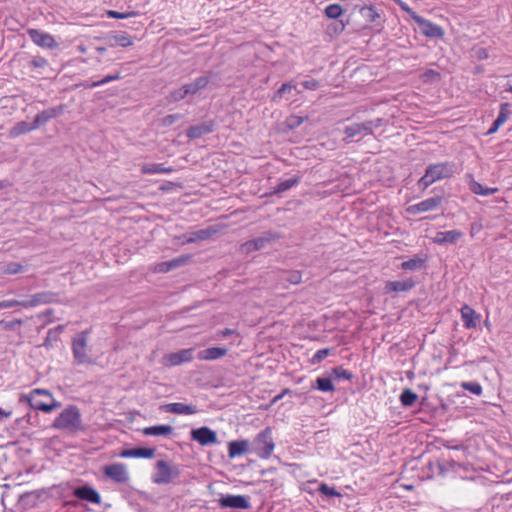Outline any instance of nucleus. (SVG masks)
<instances>
[{
    "instance_id": "obj_1",
    "label": "nucleus",
    "mask_w": 512,
    "mask_h": 512,
    "mask_svg": "<svg viewBox=\"0 0 512 512\" xmlns=\"http://www.w3.org/2000/svg\"><path fill=\"white\" fill-rule=\"evenodd\" d=\"M454 172L455 164L452 162L430 164L427 166L425 174L419 179L418 186L425 190L436 181L452 177Z\"/></svg>"
},
{
    "instance_id": "obj_2",
    "label": "nucleus",
    "mask_w": 512,
    "mask_h": 512,
    "mask_svg": "<svg viewBox=\"0 0 512 512\" xmlns=\"http://www.w3.org/2000/svg\"><path fill=\"white\" fill-rule=\"evenodd\" d=\"M56 429L67 430L70 432L83 431L82 417L76 406L65 408L54 420L53 425Z\"/></svg>"
},
{
    "instance_id": "obj_3",
    "label": "nucleus",
    "mask_w": 512,
    "mask_h": 512,
    "mask_svg": "<svg viewBox=\"0 0 512 512\" xmlns=\"http://www.w3.org/2000/svg\"><path fill=\"white\" fill-rule=\"evenodd\" d=\"M383 125L382 118H376L368 120L362 123H352L344 128L345 138L343 139L346 143L354 141L359 142L362 138L367 135H373L374 129H377Z\"/></svg>"
},
{
    "instance_id": "obj_4",
    "label": "nucleus",
    "mask_w": 512,
    "mask_h": 512,
    "mask_svg": "<svg viewBox=\"0 0 512 512\" xmlns=\"http://www.w3.org/2000/svg\"><path fill=\"white\" fill-rule=\"evenodd\" d=\"M28 403L31 408L46 413L61 406V403L56 401L52 394L45 389H34L28 397Z\"/></svg>"
},
{
    "instance_id": "obj_5",
    "label": "nucleus",
    "mask_w": 512,
    "mask_h": 512,
    "mask_svg": "<svg viewBox=\"0 0 512 512\" xmlns=\"http://www.w3.org/2000/svg\"><path fill=\"white\" fill-rule=\"evenodd\" d=\"M177 228L178 226L173 227L172 225H169L165 229L168 235L174 237L180 244L204 241L211 238L218 232V229L215 226H209L204 229L178 235L176 231H174Z\"/></svg>"
},
{
    "instance_id": "obj_6",
    "label": "nucleus",
    "mask_w": 512,
    "mask_h": 512,
    "mask_svg": "<svg viewBox=\"0 0 512 512\" xmlns=\"http://www.w3.org/2000/svg\"><path fill=\"white\" fill-rule=\"evenodd\" d=\"M274 447L271 430L270 428H266L250 443V453H254L260 458L267 459L271 456Z\"/></svg>"
},
{
    "instance_id": "obj_7",
    "label": "nucleus",
    "mask_w": 512,
    "mask_h": 512,
    "mask_svg": "<svg viewBox=\"0 0 512 512\" xmlns=\"http://www.w3.org/2000/svg\"><path fill=\"white\" fill-rule=\"evenodd\" d=\"M88 331H82L72 340V352L74 361L77 365L92 364V358L87 352Z\"/></svg>"
},
{
    "instance_id": "obj_8",
    "label": "nucleus",
    "mask_w": 512,
    "mask_h": 512,
    "mask_svg": "<svg viewBox=\"0 0 512 512\" xmlns=\"http://www.w3.org/2000/svg\"><path fill=\"white\" fill-rule=\"evenodd\" d=\"M281 235L277 232L266 231L261 236L248 240L241 245V251L249 254L258 250L265 249L279 240Z\"/></svg>"
},
{
    "instance_id": "obj_9",
    "label": "nucleus",
    "mask_w": 512,
    "mask_h": 512,
    "mask_svg": "<svg viewBox=\"0 0 512 512\" xmlns=\"http://www.w3.org/2000/svg\"><path fill=\"white\" fill-rule=\"evenodd\" d=\"M218 502L221 508L247 510L251 507L249 497L244 495H223Z\"/></svg>"
},
{
    "instance_id": "obj_10",
    "label": "nucleus",
    "mask_w": 512,
    "mask_h": 512,
    "mask_svg": "<svg viewBox=\"0 0 512 512\" xmlns=\"http://www.w3.org/2000/svg\"><path fill=\"white\" fill-rule=\"evenodd\" d=\"M414 21L424 36L428 38H442L444 36V30L439 25L434 24L419 15L414 17Z\"/></svg>"
},
{
    "instance_id": "obj_11",
    "label": "nucleus",
    "mask_w": 512,
    "mask_h": 512,
    "mask_svg": "<svg viewBox=\"0 0 512 512\" xmlns=\"http://www.w3.org/2000/svg\"><path fill=\"white\" fill-rule=\"evenodd\" d=\"M104 475L116 483H126L129 481L127 467L123 463H114L106 465L103 468Z\"/></svg>"
},
{
    "instance_id": "obj_12",
    "label": "nucleus",
    "mask_w": 512,
    "mask_h": 512,
    "mask_svg": "<svg viewBox=\"0 0 512 512\" xmlns=\"http://www.w3.org/2000/svg\"><path fill=\"white\" fill-rule=\"evenodd\" d=\"M443 198L441 196H434L425 199L417 204L409 206L406 211L411 215L424 213L428 211L436 210L442 204Z\"/></svg>"
},
{
    "instance_id": "obj_13",
    "label": "nucleus",
    "mask_w": 512,
    "mask_h": 512,
    "mask_svg": "<svg viewBox=\"0 0 512 512\" xmlns=\"http://www.w3.org/2000/svg\"><path fill=\"white\" fill-rule=\"evenodd\" d=\"M191 439L202 446H208L218 442L215 431L206 426L193 429L191 431Z\"/></svg>"
},
{
    "instance_id": "obj_14",
    "label": "nucleus",
    "mask_w": 512,
    "mask_h": 512,
    "mask_svg": "<svg viewBox=\"0 0 512 512\" xmlns=\"http://www.w3.org/2000/svg\"><path fill=\"white\" fill-rule=\"evenodd\" d=\"M27 34L37 46L47 49H54L57 47V43L54 37L46 32L38 29H28Z\"/></svg>"
},
{
    "instance_id": "obj_15",
    "label": "nucleus",
    "mask_w": 512,
    "mask_h": 512,
    "mask_svg": "<svg viewBox=\"0 0 512 512\" xmlns=\"http://www.w3.org/2000/svg\"><path fill=\"white\" fill-rule=\"evenodd\" d=\"M64 111H65V105H63V104L41 111L40 113H38L35 116V118L33 120L34 127H36V129H38L40 126L45 125L50 120L61 116L64 113Z\"/></svg>"
},
{
    "instance_id": "obj_16",
    "label": "nucleus",
    "mask_w": 512,
    "mask_h": 512,
    "mask_svg": "<svg viewBox=\"0 0 512 512\" xmlns=\"http://www.w3.org/2000/svg\"><path fill=\"white\" fill-rule=\"evenodd\" d=\"M193 359L192 349H183L176 353H170L162 358V362L167 366H177L182 363L190 362Z\"/></svg>"
},
{
    "instance_id": "obj_17",
    "label": "nucleus",
    "mask_w": 512,
    "mask_h": 512,
    "mask_svg": "<svg viewBox=\"0 0 512 512\" xmlns=\"http://www.w3.org/2000/svg\"><path fill=\"white\" fill-rule=\"evenodd\" d=\"M214 126H215L214 121H212V120L205 121V122L190 126L186 131V135L190 139H198L204 135L212 133L214 131Z\"/></svg>"
},
{
    "instance_id": "obj_18",
    "label": "nucleus",
    "mask_w": 512,
    "mask_h": 512,
    "mask_svg": "<svg viewBox=\"0 0 512 512\" xmlns=\"http://www.w3.org/2000/svg\"><path fill=\"white\" fill-rule=\"evenodd\" d=\"M463 235L460 230L439 231L435 234L433 242L438 245L455 244Z\"/></svg>"
},
{
    "instance_id": "obj_19",
    "label": "nucleus",
    "mask_w": 512,
    "mask_h": 512,
    "mask_svg": "<svg viewBox=\"0 0 512 512\" xmlns=\"http://www.w3.org/2000/svg\"><path fill=\"white\" fill-rule=\"evenodd\" d=\"M155 452V447L126 448L119 453V456L122 458H152L155 455Z\"/></svg>"
},
{
    "instance_id": "obj_20",
    "label": "nucleus",
    "mask_w": 512,
    "mask_h": 512,
    "mask_svg": "<svg viewBox=\"0 0 512 512\" xmlns=\"http://www.w3.org/2000/svg\"><path fill=\"white\" fill-rule=\"evenodd\" d=\"M58 301V295L53 292L45 291L40 292L31 297L30 300H27L24 304V307H36L41 304H50Z\"/></svg>"
},
{
    "instance_id": "obj_21",
    "label": "nucleus",
    "mask_w": 512,
    "mask_h": 512,
    "mask_svg": "<svg viewBox=\"0 0 512 512\" xmlns=\"http://www.w3.org/2000/svg\"><path fill=\"white\" fill-rule=\"evenodd\" d=\"M74 494L77 498L90 503L99 504L101 502L100 494L90 486L78 487Z\"/></svg>"
},
{
    "instance_id": "obj_22",
    "label": "nucleus",
    "mask_w": 512,
    "mask_h": 512,
    "mask_svg": "<svg viewBox=\"0 0 512 512\" xmlns=\"http://www.w3.org/2000/svg\"><path fill=\"white\" fill-rule=\"evenodd\" d=\"M416 285L412 278H408L402 281H388L385 284V290L387 293L390 292H407L410 291Z\"/></svg>"
},
{
    "instance_id": "obj_23",
    "label": "nucleus",
    "mask_w": 512,
    "mask_h": 512,
    "mask_svg": "<svg viewBox=\"0 0 512 512\" xmlns=\"http://www.w3.org/2000/svg\"><path fill=\"white\" fill-rule=\"evenodd\" d=\"M461 318L463 325L467 329L476 328L480 315H478L470 306L464 305L461 308Z\"/></svg>"
},
{
    "instance_id": "obj_24",
    "label": "nucleus",
    "mask_w": 512,
    "mask_h": 512,
    "mask_svg": "<svg viewBox=\"0 0 512 512\" xmlns=\"http://www.w3.org/2000/svg\"><path fill=\"white\" fill-rule=\"evenodd\" d=\"M245 453H250V443L247 440L231 441L228 445V456L230 458L239 457Z\"/></svg>"
},
{
    "instance_id": "obj_25",
    "label": "nucleus",
    "mask_w": 512,
    "mask_h": 512,
    "mask_svg": "<svg viewBox=\"0 0 512 512\" xmlns=\"http://www.w3.org/2000/svg\"><path fill=\"white\" fill-rule=\"evenodd\" d=\"M300 93L301 91L297 89V86L293 84V82H286L283 83L281 87L274 93L272 101L278 102L284 97L289 99V97H287L288 95L296 96Z\"/></svg>"
},
{
    "instance_id": "obj_26",
    "label": "nucleus",
    "mask_w": 512,
    "mask_h": 512,
    "mask_svg": "<svg viewBox=\"0 0 512 512\" xmlns=\"http://www.w3.org/2000/svg\"><path fill=\"white\" fill-rule=\"evenodd\" d=\"M162 410L174 414H185L190 415L197 412L194 405H186L184 403H170L162 405Z\"/></svg>"
},
{
    "instance_id": "obj_27",
    "label": "nucleus",
    "mask_w": 512,
    "mask_h": 512,
    "mask_svg": "<svg viewBox=\"0 0 512 512\" xmlns=\"http://www.w3.org/2000/svg\"><path fill=\"white\" fill-rule=\"evenodd\" d=\"M227 352L228 350L224 347H210L201 350L197 357L199 360L212 361L224 357Z\"/></svg>"
},
{
    "instance_id": "obj_28",
    "label": "nucleus",
    "mask_w": 512,
    "mask_h": 512,
    "mask_svg": "<svg viewBox=\"0 0 512 512\" xmlns=\"http://www.w3.org/2000/svg\"><path fill=\"white\" fill-rule=\"evenodd\" d=\"M179 475L180 469L178 466L162 461V483L175 482Z\"/></svg>"
},
{
    "instance_id": "obj_29",
    "label": "nucleus",
    "mask_w": 512,
    "mask_h": 512,
    "mask_svg": "<svg viewBox=\"0 0 512 512\" xmlns=\"http://www.w3.org/2000/svg\"><path fill=\"white\" fill-rule=\"evenodd\" d=\"M509 114L510 112L508 111V103L501 104L499 114L487 131V135L494 134L499 129V127L507 121Z\"/></svg>"
},
{
    "instance_id": "obj_30",
    "label": "nucleus",
    "mask_w": 512,
    "mask_h": 512,
    "mask_svg": "<svg viewBox=\"0 0 512 512\" xmlns=\"http://www.w3.org/2000/svg\"><path fill=\"white\" fill-rule=\"evenodd\" d=\"M209 83V76H201L195 79L193 82L184 85V88L188 95H195L199 91L206 88Z\"/></svg>"
},
{
    "instance_id": "obj_31",
    "label": "nucleus",
    "mask_w": 512,
    "mask_h": 512,
    "mask_svg": "<svg viewBox=\"0 0 512 512\" xmlns=\"http://www.w3.org/2000/svg\"><path fill=\"white\" fill-rule=\"evenodd\" d=\"M469 189L472 193L482 196H489L498 192L496 187H484L479 182L471 180L469 183Z\"/></svg>"
},
{
    "instance_id": "obj_32",
    "label": "nucleus",
    "mask_w": 512,
    "mask_h": 512,
    "mask_svg": "<svg viewBox=\"0 0 512 512\" xmlns=\"http://www.w3.org/2000/svg\"><path fill=\"white\" fill-rule=\"evenodd\" d=\"M33 130H36V127H34V122L28 123L25 121L18 122L10 131V135L12 137H18L22 134L31 132Z\"/></svg>"
},
{
    "instance_id": "obj_33",
    "label": "nucleus",
    "mask_w": 512,
    "mask_h": 512,
    "mask_svg": "<svg viewBox=\"0 0 512 512\" xmlns=\"http://www.w3.org/2000/svg\"><path fill=\"white\" fill-rule=\"evenodd\" d=\"M300 179L301 178L299 176H294L292 178L280 181L278 185L275 187L274 193L278 194L291 189L300 182Z\"/></svg>"
},
{
    "instance_id": "obj_34",
    "label": "nucleus",
    "mask_w": 512,
    "mask_h": 512,
    "mask_svg": "<svg viewBox=\"0 0 512 512\" xmlns=\"http://www.w3.org/2000/svg\"><path fill=\"white\" fill-rule=\"evenodd\" d=\"M189 257L181 256L170 261L162 262V273L169 272L174 268L184 265L188 261Z\"/></svg>"
},
{
    "instance_id": "obj_35",
    "label": "nucleus",
    "mask_w": 512,
    "mask_h": 512,
    "mask_svg": "<svg viewBox=\"0 0 512 512\" xmlns=\"http://www.w3.org/2000/svg\"><path fill=\"white\" fill-rule=\"evenodd\" d=\"M418 396L411 389H404L400 395V402L405 407H412L416 402Z\"/></svg>"
},
{
    "instance_id": "obj_36",
    "label": "nucleus",
    "mask_w": 512,
    "mask_h": 512,
    "mask_svg": "<svg viewBox=\"0 0 512 512\" xmlns=\"http://www.w3.org/2000/svg\"><path fill=\"white\" fill-rule=\"evenodd\" d=\"M424 261L419 257L411 258L407 261L402 262L401 268L403 270L416 271L423 267Z\"/></svg>"
},
{
    "instance_id": "obj_37",
    "label": "nucleus",
    "mask_w": 512,
    "mask_h": 512,
    "mask_svg": "<svg viewBox=\"0 0 512 512\" xmlns=\"http://www.w3.org/2000/svg\"><path fill=\"white\" fill-rule=\"evenodd\" d=\"M281 279L283 281H286L290 284L296 285L299 284L302 281V274L298 270H292V271H285L282 274Z\"/></svg>"
},
{
    "instance_id": "obj_38",
    "label": "nucleus",
    "mask_w": 512,
    "mask_h": 512,
    "mask_svg": "<svg viewBox=\"0 0 512 512\" xmlns=\"http://www.w3.org/2000/svg\"><path fill=\"white\" fill-rule=\"evenodd\" d=\"M316 388L322 392L334 391V385L331 378L318 377L316 379Z\"/></svg>"
},
{
    "instance_id": "obj_39",
    "label": "nucleus",
    "mask_w": 512,
    "mask_h": 512,
    "mask_svg": "<svg viewBox=\"0 0 512 512\" xmlns=\"http://www.w3.org/2000/svg\"><path fill=\"white\" fill-rule=\"evenodd\" d=\"M361 14L367 21L372 23L376 22L380 18L379 13L373 6H364L361 9Z\"/></svg>"
},
{
    "instance_id": "obj_40",
    "label": "nucleus",
    "mask_w": 512,
    "mask_h": 512,
    "mask_svg": "<svg viewBox=\"0 0 512 512\" xmlns=\"http://www.w3.org/2000/svg\"><path fill=\"white\" fill-rule=\"evenodd\" d=\"M324 13L330 19H338L343 13V8L339 4H330L325 8Z\"/></svg>"
},
{
    "instance_id": "obj_41",
    "label": "nucleus",
    "mask_w": 512,
    "mask_h": 512,
    "mask_svg": "<svg viewBox=\"0 0 512 512\" xmlns=\"http://www.w3.org/2000/svg\"><path fill=\"white\" fill-rule=\"evenodd\" d=\"M331 377L334 379L351 380L353 374L350 371L344 369L342 366H337L332 369Z\"/></svg>"
},
{
    "instance_id": "obj_42",
    "label": "nucleus",
    "mask_w": 512,
    "mask_h": 512,
    "mask_svg": "<svg viewBox=\"0 0 512 512\" xmlns=\"http://www.w3.org/2000/svg\"><path fill=\"white\" fill-rule=\"evenodd\" d=\"M111 40L114 45L127 47L132 44L131 38L126 33H117L112 36Z\"/></svg>"
},
{
    "instance_id": "obj_43",
    "label": "nucleus",
    "mask_w": 512,
    "mask_h": 512,
    "mask_svg": "<svg viewBox=\"0 0 512 512\" xmlns=\"http://www.w3.org/2000/svg\"><path fill=\"white\" fill-rule=\"evenodd\" d=\"M107 15L110 18L127 19V18H131V17L137 16L138 12H136V11L118 12V11H115V10H109V11H107Z\"/></svg>"
},
{
    "instance_id": "obj_44",
    "label": "nucleus",
    "mask_w": 512,
    "mask_h": 512,
    "mask_svg": "<svg viewBox=\"0 0 512 512\" xmlns=\"http://www.w3.org/2000/svg\"><path fill=\"white\" fill-rule=\"evenodd\" d=\"M318 491L327 497H341V494L334 488L325 483L320 484Z\"/></svg>"
},
{
    "instance_id": "obj_45",
    "label": "nucleus",
    "mask_w": 512,
    "mask_h": 512,
    "mask_svg": "<svg viewBox=\"0 0 512 512\" xmlns=\"http://www.w3.org/2000/svg\"><path fill=\"white\" fill-rule=\"evenodd\" d=\"M461 387L464 390L469 391L472 394L477 395V396L481 395V393H482V387L477 382H463L461 384Z\"/></svg>"
},
{
    "instance_id": "obj_46",
    "label": "nucleus",
    "mask_w": 512,
    "mask_h": 512,
    "mask_svg": "<svg viewBox=\"0 0 512 512\" xmlns=\"http://www.w3.org/2000/svg\"><path fill=\"white\" fill-rule=\"evenodd\" d=\"M186 96H188V94L184 86H182L181 88L172 91L167 97V99L169 102H177L184 99Z\"/></svg>"
},
{
    "instance_id": "obj_47",
    "label": "nucleus",
    "mask_w": 512,
    "mask_h": 512,
    "mask_svg": "<svg viewBox=\"0 0 512 512\" xmlns=\"http://www.w3.org/2000/svg\"><path fill=\"white\" fill-rule=\"evenodd\" d=\"M23 270V266L19 263H9L2 269L4 274H17Z\"/></svg>"
},
{
    "instance_id": "obj_48",
    "label": "nucleus",
    "mask_w": 512,
    "mask_h": 512,
    "mask_svg": "<svg viewBox=\"0 0 512 512\" xmlns=\"http://www.w3.org/2000/svg\"><path fill=\"white\" fill-rule=\"evenodd\" d=\"M330 351L331 350L328 348L318 350L312 357V364H318L322 362L330 354Z\"/></svg>"
},
{
    "instance_id": "obj_49",
    "label": "nucleus",
    "mask_w": 512,
    "mask_h": 512,
    "mask_svg": "<svg viewBox=\"0 0 512 512\" xmlns=\"http://www.w3.org/2000/svg\"><path fill=\"white\" fill-rule=\"evenodd\" d=\"M306 119L307 117L292 115L287 119V125L290 129H295L299 127Z\"/></svg>"
},
{
    "instance_id": "obj_50",
    "label": "nucleus",
    "mask_w": 512,
    "mask_h": 512,
    "mask_svg": "<svg viewBox=\"0 0 512 512\" xmlns=\"http://www.w3.org/2000/svg\"><path fill=\"white\" fill-rule=\"evenodd\" d=\"M120 78V74L119 73H116L114 75H108L106 77H104L103 79L99 80V81H95V82H92L89 87L91 88H95V87H98V86H101V85H104L106 83H109L111 81H114V80H118Z\"/></svg>"
},
{
    "instance_id": "obj_51",
    "label": "nucleus",
    "mask_w": 512,
    "mask_h": 512,
    "mask_svg": "<svg viewBox=\"0 0 512 512\" xmlns=\"http://www.w3.org/2000/svg\"><path fill=\"white\" fill-rule=\"evenodd\" d=\"M30 65L34 68H43L48 65V61L42 56H35L30 61Z\"/></svg>"
},
{
    "instance_id": "obj_52",
    "label": "nucleus",
    "mask_w": 512,
    "mask_h": 512,
    "mask_svg": "<svg viewBox=\"0 0 512 512\" xmlns=\"http://www.w3.org/2000/svg\"><path fill=\"white\" fill-rule=\"evenodd\" d=\"M1 323H2L3 328H4L5 330L13 331V330H15L18 326H20V325L22 324V320H21V319H15V320L8 321V322L2 321Z\"/></svg>"
},
{
    "instance_id": "obj_53",
    "label": "nucleus",
    "mask_w": 512,
    "mask_h": 512,
    "mask_svg": "<svg viewBox=\"0 0 512 512\" xmlns=\"http://www.w3.org/2000/svg\"><path fill=\"white\" fill-rule=\"evenodd\" d=\"M181 119L180 114H172L162 118V126H170Z\"/></svg>"
},
{
    "instance_id": "obj_54",
    "label": "nucleus",
    "mask_w": 512,
    "mask_h": 512,
    "mask_svg": "<svg viewBox=\"0 0 512 512\" xmlns=\"http://www.w3.org/2000/svg\"><path fill=\"white\" fill-rule=\"evenodd\" d=\"M398 5L399 7L405 11L413 20H414V17L417 16L418 14L412 10L407 3H405L404 1L402 0H394Z\"/></svg>"
},
{
    "instance_id": "obj_55",
    "label": "nucleus",
    "mask_w": 512,
    "mask_h": 512,
    "mask_svg": "<svg viewBox=\"0 0 512 512\" xmlns=\"http://www.w3.org/2000/svg\"><path fill=\"white\" fill-rule=\"evenodd\" d=\"M423 78H424L425 81H427V80H431V81L439 80L440 79V73L435 71V70L429 69V70H427L423 74Z\"/></svg>"
},
{
    "instance_id": "obj_56",
    "label": "nucleus",
    "mask_w": 512,
    "mask_h": 512,
    "mask_svg": "<svg viewBox=\"0 0 512 512\" xmlns=\"http://www.w3.org/2000/svg\"><path fill=\"white\" fill-rule=\"evenodd\" d=\"M302 86L307 90H316L320 86V82L315 79H310L302 82Z\"/></svg>"
},
{
    "instance_id": "obj_57",
    "label": "nucleus",
    "mask_w": 512,
    "mask_h": 512,
    "mask_svg": "<svg viewBox=\"0 0 512 512\" xmlns=\"http://www.w3.org/2000/svg\"><path fill=\"white\" fill-rule=\"evenodd\" d=\"M57 340H58L57 332L49 330L48 333H47L45 342H44V346L45 347H50L52 342L53 341H57Z\"/></svg>"
},
{
    "instance_id": "obj_58",
    "label": "nucleus",
    "mask_w": 512,
    "mask_h": 512,
    "mask_svg": "<svg viewBox=\"0 0 512 512\" xmlns=\"http://www.w3.org/2000/svg\"><path fill=\"white\" fill-rule=\"evenodd\" d=\"M3 302H4L5 309L12 308L15 306H23L24 307L23 303H26V301H18V300H4Z\"/></svg>"
},
{
    "instance_id": "obj_59",
    "label": "nucleus",
    "mask_w": 512,
    "mask_h": 512,
    "mask_svg": "<svg viewBox=\"0 0 512 512\" xmlns=\"http://www.w3.org/2000/svg\"><path fill=\"white\" fill-rule=\"evenodd\" d=\"M144 434L146 435H160V425H155L152 427H148L144 429Z\"/></svg>"
},
{
    "instance_id": "obj_60",
    "label": "nucleus",
    "mask_w": 512,
    "mask_h": 512,
    "mask_svg": "<svg viewBox=\"0 0 512 512\" xmlns=\"http://www.w3.org/2000/svg\"><path fill=\"white\" fill-rule=\"evenodd\" d=\"M331 28L333 29V31L335 33H341L342 31H344L345 29V24L343 23V21H339L337 23H334Z\"/></svg>"
},
{
    "instance_id": "obj_61",
    "label": "nucleus",
    "mask_w": 512,
    "mask_h": 512,
    "mask_svg": "<svg viewBox=\"0 0 512 512\" xmlns=\"http://www.w3.org/2000/svg\"><path fill=\"white\" fill-rule=\"evenodd\" d=\"M156 469H158V472L153 475V481L160 483V460L156 462Z\"/></svg>"
},
{
    "instance_id": "obj_62",
    "label": "nucleus",
    "mask_w": 512,
    "mask_h": 512,
    "mask_svg": "<svg viewBox=\"0 0 512 512\" xmlns=\"http://www.w3.org/2000/svg\"><path fill=\"white\" fill-rule=\"evenodd\" d=\"M173 187L180 188V186L178 184H176V183H172V182H169L167 184L162 183V191L172 190Z\"/></svg>"
},
{
    "instance_id": "obj_63",
    "label": "nucleus",
    "mask_w": 512,
    "mask_h": 512,
    "mask_svg": "<svg viewBox=\"0 0 512 512\" xmlns=\"http://www.w3.org/2000/svg\"><path fill=\"white\" fill-rule=\"evenodd\" d=\"M290 392V389L285 388L280 394L275 396L272 400V403H276L278 400L282 399L284 395L288 394Z\"/></svg>"
},
{
    "instance_id": "obj_64",
    "label": "nucleus",
    "mask_w": 512,
    "mask_h": 512,
    "mask_svg": "<svg viewBox=\"0 0 512 512\" xmlns=\"http://www.w3.org/2000/svg\"><path fill=\"white\" fill-rule=\"evenodd\" d=\"M172 432V427L169 425H162V436H167Z\"/></svg>"
}]
</instances>
